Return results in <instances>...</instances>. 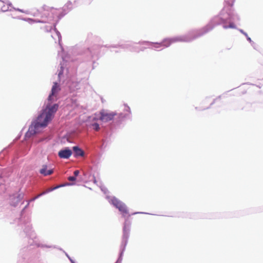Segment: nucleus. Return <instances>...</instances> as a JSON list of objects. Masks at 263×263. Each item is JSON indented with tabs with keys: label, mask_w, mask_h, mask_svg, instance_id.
Listing matches in <instances>:
<instances>
[{
	"label": "nucleus",
	"mask_w": 263,
	"mask_h": 263,
	"mask_svg": "<svg viewBox=\"0 0 263 263\" xmlns=\"http://www.w3.org/2000/svg\"><path fill=\"white\" fill-rule=\"evenodd\" d=\"M235 0H224L226 5L219 14L212 17L209 23L202 28L193 30L187 34L176 36L170 38H165L161 42H151L149 41H140L138 44L150 46L148 48L159 49L169 47L172 43L176 42H191L200 37L212 30L215 26L222 25L224 29L236 28L234 22L239 20L238 15L235 13L232 6Z\"/></svg>",
	"instance_id": "nucleus-1"
},
{
	"label": "nucleus",
	"mask_w": 263,
	"mask_h": 263,
	"mask_svg": "<svg viewBox=\"0 0 263 263\" xmlns=\"http://www.w3.org/2000/svg\"><path fill=\"white\" fill-rule=\"evenodd\" d=\"M48 103L43 107L36 118L33 120L29 127L28 130L25 134L26 138H30L37 133L39 128H45L52 120L54 114L58 110L59 105L58 103L52 104L57 100V96L50 93L48 98Z\"/></svg>",
	"instance_id": "nucleus-2"
},
{
	"label": "nucleus",
	"mask_w": 263,
	"mask_h": 263,
	"mask_svg": "<svg viewBox=\"0 0 263 263\" xmlns=\"http://www.w3.org/2000/svg\"><path fill=\"white\" fill-rule=\"evenodd\" d=\"M134 43L132 42H128L124 44H115L112 45H100L99 44H95L92 47L87 48L85 50L82 54V58L84 62H91L92 64L94 65L96 61L98 60L99 58V54L100 48L102 47H104L107 48H121L122 49H128L130 51L133 52H139V51H144L146 47H141L139 49L137 47L134 46Z\"/></svg>",
	"instance_id": "nucleus-3"
},
{
	"label": "nucleus",
	"mask_w": 263,
	"mask_h": 263,
	"mask_svg": "<svg viewBox=\"0 0 263 263\" xmlns=\"http://www.w3.org/2000/svg\"><path fill=\"white\" fill-rule=\"evenodd\" d=\"M34 201H35V199H34L33 197L28 200L27 204L24 207L21 212V216L19 220L20 224L22 225L23 231L28 238L32 240V242H31L29 246L24 247L21 250L18 256L19 257H21L22 259H25L26 257L29 254L30 250L32 249L31 247L33 246L32 243L34 242L33 239L36 238V234L34 233V231L32 230V226L30 223L31 220L30 217H27L26 218L23 216L24 213L28 206L29 203Z\"/></svg>",
	"instance_id": "nucleus-4"
},
{
	"label": "nucleus",
	"mask_w": 263,
	"mask_h": 263,
	"mask_svg": "<svg viewBox=\"0 0 263 263\" xmlns=\"http://www.w3.org/2000/svg\"><path fill=\"white\" fill-rule=\"evenodd\" d=\"M100 187L101 190L106 195V198L107 199L108 202L116 209H117L121 213L122 216L125 219L127 217L128 219H129V217H130L131 215L136 214H150L149 213L142 212H136L132 213L131 214H129L128 207L125 204V203L116 198L115 196H110L107 195L108 193H109V191L105 186L100 185Z\"/></svg>",
	"instance_id": "nucleus-5"
},
{
	"label": "nucleus",
	"mask_w": 263,
	"mask_h": 263,
	"mask_svg": "<svg viewBox=\"0 0 263 263\" xmlns=\"http://www.w3.org/2000/svg\"><path fill=\"white\" fill-rule=\"evenodd\" d=\"M131 222L127 218H125L123 227V234L120 247V253L118 258L115 263H122L123 256L128 243L130 234Z\"/></svg>",
	"instance_id": "nucleus-6"
},
{
	"label": "nucleus",
	"mask_w": 263,
	"mask_h": 263,
	"mask_svg": "<svg viewBox=\"0 0 263 263\" xmlns=\"http://www.w3.org/2000/svg\"><path fill=\"white\" fill-rule=\"evenodd\" d=\"M117 115L116 112H109L108 110L102 109L100 111L99 119L104 122H107L115 119Z\"/></svg>",
	"instance_id": "nucleus-7"
},
{
	"label": "nucleus",
	"mask_w": 263,
	"mask_h": 263,
	"mask_svg": "<svg viewBox=\"0 0 263 263\" xmlns=\"http://www.w3.org/2000/svg\"><path fill=\"white\" fill-rule=\"evenodd\" d=\"M124 112H120L119 114H117V118L118 119L117 122L119 123H121L122 121L127 120L130 119L131 116V111L130 107L126 104H124Z\"/></svg>",
	"instance_id": "nucleus-8"
},
{
	"label": "nucleus",
	"mask_w": 263,
	"mask_h": 263,
	"mask_svg": "<svg viewBox=\"0 0 263 263\" xmlns=\"http://www.w3.org/2000/svg\"><path fill=\"white\" fill-rule=\"evenodd\" d=\"M111 133L110 132H105L102 134L100 138V148L104 150L110 143Z\"/></svg>",
	"instance_id": "nucleus-9"
},
{
	"label": "nucleus",
	"mask_w": 263,
	"mask_h": 263,
	"mask_svg": "<svg viewBox=\"0 0 263 263\" xmlns=\"http://www.w3.org/2000/svg\"><path fill=\"white\" fill-rule=\"evenodd\" d=\"M24 194L23 193H15L9 196V202L11 205L15 207L23 199Z\"/></svg>",
	"instance_id": "nucleus-10"
},
{
	"label": "nucleus",
	"mask_w": 263,
	"mask_h": 263,
	"mask_svg": "<svg viewBox=\"0 0 263 263\" xmlns=\"http://www.w3.org/2000/svg\"><path fill=\"white\" fill-rule=\"evenodd\" d=\"M72 154V151L69 147H65L58 152V156L60 158L67 159Z\"/></svg>",
	"instance_id": "nucleus-11"
},
{
	"label": "nucleus",
	"mask_w": 263,
	"mask_h": 263,
	"mask_svg": "<svg viewBox=\"0 0 263 263\" xmlns=\"http://www.w3.org/2000/svg\"><path fill=\"white\" fill-rule=\"evenodd\" d=\"M72 5V2L70 1H68L62 8V11L59 14V19H61L64 16H65L73 9Z\"/></svg>",
	"instance_id": "nucleus-12"
},
{
	"label": "nucleus",
	"mask_w": 263,
	"mask_h": 263,
	"mask_svg": "<svg viewBox=\"0 0 263 263\" xmlns=\"http://www.w3.org/2000/svg\"><path fill=\"white\" fill-rule=\"evenodd\" d=\"M35 245L37 246V247L39 248H55L58 249L59 250L62 251L65 254V255L68 257L71 263H76V262L69 256V255L66 252H65L62 248H59L57 246L47 245L42 243H35Z\"/></svg>",
	"instance_id": "nucleus-13"
},
{
	"label": "nucleus",
	"mask_w": 263,
	"mask_h": 263,
	"mask_svg": "<svg viewBox=\"0 0 263 263\" xmlns=\"http://www.w3.org/2000/svg\"><path fill=\"white\" fill-rule=\"evenodd\" d=\"M62 61L60 62V69L58 70V78L59 81H61V77L63 74V72L64 69L66 66L67 60H66V58L64 57L62 55Z\"/></svg>",
	"instance_id": "nucleus-14"
},
{
	"label": "nucleus",
	"mask_w": 263,
	"mask_h": 263,
	"mask_svg": "<svg viewBox=\"0 0 263 263\" xmlns=\"http://www.w3.org/2000/svg\"><path fill=\"white\" fill-rule=\"evenodd\" d=\"M72 151H73L74 158L83 157L85 155L84 151L78 145L73 146Z\"/></svg>",
	"instance_id": "nucleus-15"
},
{
	"label": "nucleus",
	"mask_w": 263,
	"mask_h": 263,
	"mask_svg": "<svg viewBox=\"0 0 263 263\" xmlns=\"http://www.w3.org/2000/svg\"><path fill=\"white\" fill-rule=\"evenodd\" d=\"M0 1L7 5V6L4 5L2 7V8H1L2 12H5L8 11H12V4L10 2H9V1H7H7L0 0Z\"/></svg>",
	"instance_id": "nucleus-16"
},
{
	"label": "nucleus",
	"mask_w": 263,
	"mask_h": 263,
	"mask_svg": "<svg viewBox=\"0 0 263 263\" xmlns=\"http://www.w3.org/2000/svg\"><path fill=\"white\" fill-rule=\"evenodd\" d=\"M61 90L59 84L57 82H54L52 86L50 93L57 96L58 92Z\"/></svg>",
	"instance_id": "nucleus-17"
},
{
	"label": "nucleus",
	"mask_w": 263,
	"mask_h": 263,
	"mask_svg": "<svg viewBox=\"0 0 263 263\" xmlns=\"http://www.w3.org/2000/svg\"><path fill=\"white\" fill-rule=\"evenodd\" d=\"M49 8L46 5H44L42 7V9L44 10V12L41 11V14H40V16L41 18H42V20H46V18H47L48 15L49 14L48 11H49Z\"/></svg>",
	"instance_id": "nucleus-18"
},
{
	"label": "nucleus",
	"mask_w": 263,
	"mask_h": 263,
	"mask_svg": "<svg viewBox=\"0 0 263 263\" xmlns=\"http://www.w3.org/2000/svg\"><path fill=\"white\" fill-rule=\"evenodd\" d=\"M93 0H75L73 2L76 6L81 5H89Z\"/></svg>",
	"instance_id": "nucleus-19"
},
{
	"label": "nucleus",
	"mask_w": 263,
	"mask_h": 263,
	"mask_svg": "<svg viewBox=\"0 0 263 263\" xmlns=\"http://www.w3.org/2000/svg\"><path fill=\"white\" fill-rule=\"evenodd\" d=\"M12 17L14 18H17V19H20V20H22L23 21L28 22L30 24H32L33 23H34V19H33V18H21L20 16H18V17H13L12 16Z\"/></svg>",
	"instance_id": "nucleus-20"
},
{
	"label": "nucleus",
	"mask_w": 263,
	"mask_h": 263,
	"mask_svg": "<svg viewBox=\"0 0 263 263\" xmlns=\"http://www.w3.org/2000/svg\"><path fill=\"white\" fill-rule=\"evenodd\" d=\"M40 173L43 175L44 176H46V174L47 172V165L46 164H44L42 166V168L40 170Z\"/></svg>",
	"instance_id": "nucleus-21"
},
{
	"label": "nucleus",
	"mask_w": 263,
	"mask_h": 263,
	"mask_svg": "<svg viewBox=\"0 0 263 263\" xmlns=\"http://www.w3.org/2000/svg\"><path fill=\"white\" fill-rule=\"evenodd\" d=\"M50 139H51L50 136H44L43 137L39 138L35 140V141L39 143V142H43L45 141H47L49 140Z\"/></svg>",
	"instance_id": "nucleus-22"
},
{
	"label": "nucleus",
	"mask_w": 263,
	"mask_h": 263,
	"mask_svg": "<svg viewBox=\"0 0 263 263\" xmlns=\"http://www.w3.org/2000/svg\"><path fill=\"white\" fill-rule=\"evenodd\" d=\"M55 26H56V24H55L53 26V30L56 33V34L58 36L59 44L61 45L60 42L61 41V40H62V36H61L60 32L56 28Z\"/></svg>",
	"instance_id": "nucleus-23"
},
{
	"label": "nucleus",
	"mask_w": 263,
	"mask_h": 263,
	"mask_svg": "<svg viewBox=\"0 0 263 263\" xmlns=\"http://www.w3.org/2000/svg\"><path fill=\"white\" fill-rule=\"evenodd\" d=\"M30 14L33 16H39L41 14V11L38 9L32 10Z\"/></svg>",
	"instance_id": "nucleus-24"
},
{
	"label": "nucleus",
	"mask_w": 263,
	"mask_h": 263,
	"mask_svg": "<svg viewBox=\"0 0 263 263\" xmlns=\"http://www.w3.org/2000/svg\"><path fill=\"white\" fill-rule=\"evenodd\" d=\"M91 126L92 128L96 132L99 131L100 129V125L99 124V123H98L97 122L92 123L91 125Z\"/></svg>",
	"instance_id": "nucleus-25"
},
{
	"label": "nucleus",
	"mask_w": 263,
	"mask_h": 263,
	"mask_svg": "<svg viewBox=\"0 0 263 263\" xmlns=\"http://www.w3.org/2000/svg\"><path fill=\"white\" fill-rule=\"evenodd\" d=\"M75 184L74 182H66L65 183H63L60 185H57V187H58V189L62 187H64L66 186H71Z\"/></svg>",
	"instance_id": "nucleus-26"
},
{
	"label": "nucleus",
	"mask_w": 263,
	"mask_h": 263,
	"mask_svg": "<svg viewBox=\"0 0 263 263\" xmlns=\"http://www.w3.org/2000/svg\"><path fill=\"white\" fill-rule=\"evenodd\" d=\"M12 10L17 11L21 12L22 13H25L26 14H29V13L27 11H24L23 9H21L20 8H16L14 7L13 6L12 7Z\"/></svg>",
	"instance_id": "nucleus-27"
},
{
	"label": "nucleus",
	"mask_w": 263,
	"mask_h": 263,
	"mask_svg": "<svg viewBox=\"0 0 263 263\" xmlns=\"http://www.w3.org/2000/svg\"><path fill=\"white\" fill-rule=\"evenodd\" d=\"M47 22V20H40V19H34V23H46Z\"/></svg>",
	"instance_id": "nucleus-28"
},
{
	"label": "nucleus",
	"mask_w": 263,
	"mask_h": 263,
	"mask_svg": "<svg viewBox=\"0 0 263 263\" xmlns=\"http://www.w3.org/2000/svg\"><path fill=\"white\" fill-rule=\"evenodd\" d=\"M58 189V187H57V186H54L53 187L50 188L48 190L44 191V193H46V194H47V193H48L49 192H52L54 190H57Z\"/></svg>",
	"instance_id": "nucleus-29"
},
{
	"label": "nucleus",
	"mask_w": 263,
	"mask_h": 263,
	"mask_svg": "<svg viewBox=\"0 0 263 263\" xmlns=\"http://www.w3.org/2000/svg\"><path fill=\"white\" fill-rule=\"evenodd\" d=\"M45 31L46 32H50L53 28H52V26H46L44 27Z\"/></svg>",
	"instance_id": "nucleus-30"
},
{
	"label": "nucleus",
	"mask_w": 263,
	"mask_h": 263,
	"mask_svg": "<svg viewBox=\"0 0 263 263\" xmlns=\"http://www.w3.org/2000/svg\"><path fill=\"white\" fill-rule=\"evenodd\" d=\"M91 37L94 39L95 41V42H100L101 41V39L100 37L98 36H92V35H91Z\"/></svg>",
	"instance_id": "nucleus-31"
},
{
	"label": "nucleus",
	"mask_w": 263,
	"mask_h": 263,
	"mask_svg": "<svg viewBox=\"0 0 263 263\" xmlns=\"http://www.w3.org/2000/svg\"><path fill=\"white\" fill-rule=\"evenodd\" d=\"M77 178L74 176H70L68 177V180L70 181L74 182L76 180Z\"/></svg>",
	"instance_id": "nucleus-32"
},
{
	"label": "nucleus",
	"mask_w": 263,
	"mask_h": 263,
	"mask_svg": "<svg viewBox=\"0 0 263 263\" xmlns=\"http://www.w3.org/2000/svg\"><path fill=\"white\" fill-rule=\"evenodd\" d=\"M247 40L249 42V43L251 44V45L253 46L255 44V43L251 40V39L247 35L246 36Z\"/></svg>",
	"instance_id": "nucleus-33"
},
{
	"label": "nucleus",
	"mask_w": 263,
	"mask_h": 263,
	"mask_svg": "<svg viewBox=\"0 0 263 263\" xmlns=\"http://www.w3.org/2000/svg\"><path fill=\"white\" fill-rule=\"evenodd\" d=\"M46 194V193H44V192L38 194L37 195H36V196L34 197L33 198L35 199V200L37 199H38L39 198H40V197Z\"/></svg>",
	"instance_id": "nucleus-34"
},
{
	"label": "nucleus",
	"mask_w": 263,
	"mask_h": 263,
	"mask_svg": "<svg viewBox=\"0 0 263 263\" xmlns=\"http://www.w3.org/2000/svg\"><path fill=\"white\" fill-rule=\"evenodd\" d=\"M54 173V170L53 169H50L47 170L46 174V176L50 175Z\"/></svg>",
	"instance_id": "nucleus-35"
},
{
	"label": "nucleus",
	"mask_w": 263,
	"mask_h": 263,
	"mask_svg": "<svg viewBox=\"0 0 263 263\" xmlns=\"http://www.w3.org/2000/svg\"><path fill=\"white\" fill-rule=\"evenodd\" d=\"M80 172L79 170H75L73 172V176L77 178V177L79 175Z\"/></svg>",
	"instance_id": "nucleus-36"
},
{
	"label": "nucleus",
	"mask_w": 263,
	"mask_h": 263,
	"mask_svg": "<svg viewBox=\"0 0 263 263\" xmlns=\"http://www.w3.org/2000/svg\"><path fill=\"white\" fill-rule=\"evenodd\" d=\"M238 30L241 32L242 34H243L245 36H247L248 34L245 32L242 29H239Z\"/></svg>",
	"instance_id": "nucleus-37"
},
{
	"label": "nucleus",
	"mask_w": 263,
	"mask_h": 263,
	"mask_svg": "<svg viewBox=\"0 0 263 263\" xmlns=\"http://www.w3.org/2000/svg\"><path fill=\"white\" fill-rule=\"evenodd\" d=\"M218 98H219H219H220V96H219L217 98H216V99H214V100L213 101V102L211 103L210 106H211V105H212L213 104H214L215 103V102L216 100Z\"/></svg>",
	"instance_id": "nucleus-38"
},
{
	"label": "nucleus",
	"mask_w": 263,
	"mask_h": 263,
	"mask_svg": "<svg viewBox=\"0 0 263 263\" xmlns=\"http://www.w3.org/2000/svg\"><path fill=\"white\" fill-rule=\"evenodd\" d=\"M93 181L94 182V183L97 184L98 185H99V184H97V181L96 179V177L95 176H93Z\"/></svg>",
	"instance_id": "nucleus-39"
},
{
	"label": "nucleus",
	"mask_w": 263,
	"mask_h": 263,
	"mask_svg": "<svg viewBox=\"0 0 263 263\" xmlns=\"http://www.w3.org/2000/svg\"><path fill=\"white\" fill-rule=\"evenodd\" d=\"M210 108V107H206V108H203V109H202L201 110H205V109H208V108Z\"/></svg>",
	"instance_id": "nucleus-40"
},
{
	"label": "nucleus",
	"mask_w": 263,
	"mask_h": 263,
	"mask_svg": "<svg viewBox=\"0 0 263 263\" xmlns=\"http://www.w3.org/2000/svg\"><path fill=\"white\" fill-rule=\"evenodd\" d=\"M195 109H196V110H198V107H195Z\"/></svg>",
	"instance_id": "nucleus-41"
}]
</instances>
